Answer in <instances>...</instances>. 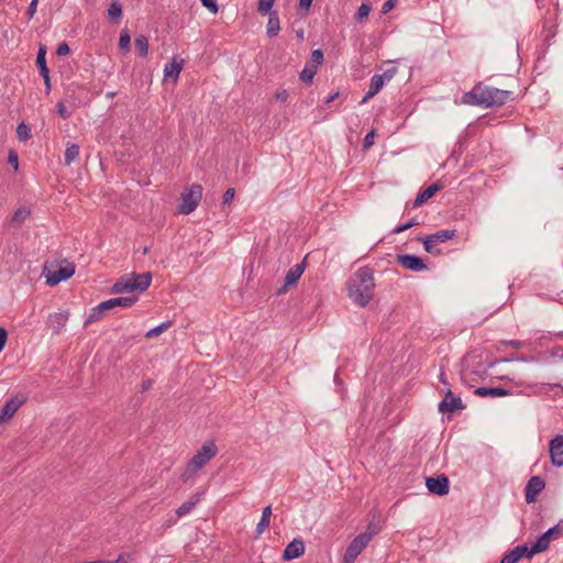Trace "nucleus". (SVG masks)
I'll use <instances>...</instances> for the list:
<instances>
[{
	"instance_id": "f257e3e1",
	"label": "nucleus",
	"mask_w": 563,
	"mask_h": 563,
	"mask_svg": "<svg viewBox=\"0 0 563 563\" xmlns=\"http://www.w3.org/2000/svg\"><path fill=\"white\" fill-rule=\"evenodd\" d=\"M374 273L368 266L360 267L347 280V296L358 307H366L374 297Z\"/></svg>"
},
{
	"instance_id": "f03ea898",
	"label": "nucleus",
	"mask_w": 563,
	"mask_h": 563,
	"mask_svg": "<svg viewBox=\"0 0 563 563\" xmlns=\"http://www.w3.org/2000/svg\"><path fill=\"white\" fill-rule=\"evenodd\" d=\"M152 283V274L145 272L142 274L129 273L121 276L110 288L111 294L124 292H144Z\"/></svg>"
},
{
	"instance_id": "7ed1b4c3",
	"label": "nucleus",
	"mask_w": 563,
	"mask_h": 563,
	"mask_svg": "<svg viewBox=\"0 0 563 563\" xmlns=\"http://www.w3.org/2000/svg\"><path fill=\"white\" fill-rule=\"evenodd\" d=\"M218 448L212 441L203 443L201 449L188 462L186 470L180 475L183 482L191 478L200 468H202L216 454Z\"/></svg>"
},
{
	"instance_id": "20e7f679",
	"label": "nucleus",
	"mask_w": 563,
	"mask_h": 563,
	"mask_svg": "<svg viewBox=\"0 0 563 563\" xmlns=\"http://www.w3.org/2000/svg\"><path fill=\"white\" fill-rule=\"evenodd\" d=\"M139 300L137 296L115 297L109 300L102 301L91 309L90 314L86 318L84 325L99 320L107 311L114 308H130Z\"/></svg>"
},
{
	"instance_id": "39448f33",
	"label": "nucleus",
	"mask_w": 563,
	"mask_h": 563,
	"mask_svg": "<svg viewBox=\"0 0 563 563\" xmlns=\"http://www.w3.org/2000/svg\"><path fill=\"white\" fill-rule=\"evenodd\" d=\"M492 97V87L484 86L482 82L476 84L472 90L465 92L462 102L470 106H479L489 108L488 102Z\"/></svg>"
},
{
	"instance_id": "423d86ee",
	"label": "nucleus",
	"mask_w": 563,
	"mask_h": 563,
	"mask_svg": "<svg viewBox=\"0 0 563 563\" xmlns=\"http://www.w3.org/2000/svg\"><path fill=\"white\" fill-rule=\"evenodd\" d=\"M202 197V186L192 184L185 192L181 194V203L179 205V212L189 214L196 210Z\"/></svg>"
},
{
	"instance_id": "0eeeda50",
	"label": "nucleus",
	"mask_w": 563,
	"mask_h": 563,
	"mask_svg": "<svg viewBox=\"0 0 563 563\" xmlns=\"http://www.w3.org/2000/svg\"><path fill=\"white\" fill-rule=\"evenodd\" d=\"M426 486L430 494L437 496H444L449 494L450 481L444 474L434 477L429 476L426 477Z\"/></svg>"
},
{
	"instance_id": "6e6552de",
	"label": "nucleus",
	"mask_w": 563,
	"mask_h": 563,
	"mask_svg": "<svg viewBox=\"0 0 563 563\" xmlns=\"http://www.w3.org/2000/svg\"><path fill=\"white\" fill-rule=\"evenodd\" d=\"M368 543L365 537L357 534L347 545L341 563H354Z\"/></svg>"
},
{
	"instance_id": "1a4fd4ad",
	"label": "nucleus",
	"mask_w": 563,
	"mask_h": 563,
	"mask_svg": "<svg viewBox=\"0 0 563 563\" xmlns=\"http://www.w3.org/2000/svg\"><path fill=\"white\" fill-rule=\"evenodd\" d=\"M396 262L404 268L419 273L427 269V265L424 264V261L413 254H397L396 255Z\"/></svg>"
},
{
	"instance_id": "9d476101",
	"label": "nucleus",
	"mask_w": 563,
	"mask_h": 563,
	"mask_svg": "<svg viewBox=\"0 0 563 563\" xmlns=\"http://www.w3.org/2000/svg\"><path fill=\"white\" fill-rule=\"evenodd\" d=\"M463 409H465V405L463 404L461 397L454 396L451 389L446 390L444 398L439 402L438 406V410L442 413L454 412Z\"/></svg>"
},
{
	"instance_id": "9b49d317",
	"label": "nucleus",
	"mask_w": 563,
	"mask_h": 563,
	"mask_svg": "<svg viewBox=\"0 0 563 563\" xmlns=\"http://www.w3.org/2000/svg\"><path fill=\"white\" fill-rule=\"evenodd\" d=\"M25 401L26 397L23 395L9 398L0 410V424L11 419Z\"/></svg>"
},
{
	"instance_id": "f8f14e48",
	"label": "nucleus",
	"mask_w": 563,
	"mask_h": 563,
	"mask_svg": "<svg viewBox=\"0 0 563 563\" xmlns=\"http://www.w3.org/2000/svg\"><path fill=\"white\" fill-rule=\"evenodd\" d=\"M75 274V265L67 264L58 267L56 271L51 272L46 275V284L49 286H56L62 282L69 279Z\"/></svg>"
},
{
	"instance_id": "ddd939ff",
	"label": "nucleus",
	"mask_w": 563,
	"mask_h": 563,
	"mask_svg": "<svg viewBox=\"0 0 563 563\" xmlns=\"http://www.w3.org/2000/svg\"><path fill=\"white\" fill-rule=\"evenodd\" d=\"M545 487V481L540 476H532L525 487V498L528 504L534 503L538 495Z\"/></svg>"
},
{
	"instance_id": "4468645a",
	"label": "nucleus",
	"mask_w": 563,
	"mask_h": 563,
	"mask_svg": "<svg viewBox=\"0 0 563 563\" xmlns=\"http://www.w3.org/2000/svg\"><path fill=\"white\" fill-rule=\"evenodd\" d=\"M444 187L443 183L440 180L434 181L423 190H421L416 199L412 202V208H418L426 203L430 198H432L438 191L442 190Z\"/></svg>"
},
{
	"instance_id": "2eb2a0df",
	"label": "nucleus",
	"mask_w": 563,
	"mask_h": 563,
	"mask_svg": "<svg viewBox=\"0 0 563 563\" xmlns=\"http://www.w3.org/2000/svg\"><path fill=\"white\" fill-rule=\"evenodd\" d=\"M522 558H532L530 549L527 544L517 545L512 550L504 554V556L500 560V563H517Z\"/></svg>"
},
{
	"instance_id": "dca6fc26",
	"label": "nucleus",
	"mask_w": 563,
	"mask_h": 563,
	"mask_svg": "<svg viewBox=\"0 0 563 563\" xmlns=\"http://www.w3.org/2000/svg\"><path fill=\"white\" fill-rule=\"evenodd\" d=\"M550 456L554 466H563V435H556L550 441Z\"/></svg>"
},
{
	"instance_id": "f3484780",
	"label": "nucleus",
	"mask_w": 563,
	"mask_h": 563,
	"mask_svg": "<svg viewBox=\"0 0 563 563\" xmlns=\"http://www.w3.org/2000/svg\"><path fill=\"white\" fill-rule=\"evenodd\" d=\"M306 267V261L303 260L301 263H298L290 267L285 276V284L282 289L278 290L279 294L286 291L289 286L296 285L301 275L303 274Z\"/></svg>"
},
{
	"instance_id": "a211bd4d",
	"label": "nucleus",
	"mask_w": 563,
	"mask_h": 563,
	"mask_svg": "<svg viewBox=\"0 0 563 563\" xmlns=\"http://www.w3.org/2000/svg\"><path fill=\"white\" fill-rule=\"evenodd\" d=\"M305 553V543L301 539H294L289 542L283 552L284 561H291L301 556Z\"/></svg>"
},
{
	"instance_id": "6ab92c4d",
	"label": "nucleus",
	"mask_w": 563,
	"mask_h": 563,
	"mask_svg": "<svg viewBox=\"0 0 563 563\" xmlns=\"http://www.w3.org/2000/svg\"><path fill=\"white\" fill-rule=\"evenodd\" d=\"M474 394L478 397H505L511 395V391L505 387H477Z\"/></svg>"
},
{
	"instance_id": "aec40b11",
	"label": "nucleus",
	"mask_w": 563,
	"mask_h": 563,
	"mask_svg": "<svg viewBox=\"0 0 563 563\" xmlns=\"http://www.w3.org/2000/svg\"><path fill=\"white\" fill-rule=\"evenodd\" d=\"M184 59L178 56H174L164 67L165 77L178 79L179 74L184 67Z\"/></svg>"
},
{
	"instance_id": "412c9836",
	"label": "nucleus",
	"mask_w": 563,
	"mask_h": 563,
	"mask_svg": "<svg viewBox=\"0 0 563 563\" xmlns=\"http://www.w3.org/2000/svg\"><path fill=\"white\" fill-rule=\"evenodd\" d=\"M69 317L68 311L55 312L48 316V325L55 333H58L66 324Z\"/></svg>"
},
{
	"instance_id": "4be33fe9",
	"label": "nucleus",
	"mask_w": 563,
	"mask_h": 563,
	"mask_svg": "<svg viewBox=\"0 0 563 563\" xmlns=\"http://www.w3.org/2000/svg\"><path fill=\"white\" fill-rule=\"evenodd\" d=\"M512 92L509 90H503L495 87H492V97L488 102L489 108L500 107L507 102V100L511 97Z\"/></svg>"
},
{
	"instance_id": "5701e85b",
	"label": "nucleus",
	"mask_w": 563,
	"mask_h": 563,
	"mask_svg": "<svg viewBox=\"0 0 563 563\" xmlns=\"http://www.w3.org/2000/svg\"><path fill=\"white\" fill-rule=\"evenodd\" d=\"M384 87V82H383V76H378V74H375L372 78H371V82H369V89L368 91L365 93V96L363 97V99L361 100V104L367 102L371 98H373L374 96H376L380 89Z\"/></svg>"
},
{
	"instance_id": "b1692460",
	"label": "nucleus",
	"mask_w": 563,
	"mask_h": 563,
	"mask_svg": "<svg viewBox=\"0 0 563 563\" xmlns=\"http://www.w3.org/2000/svg\"><path fill=\"white\" fill-rule=\"evenodd\" d=\"M551 541L552 539L545 532L539 536L537 541L531 547H529L532 556L547 551Z\"/></svg>"
},
{
	"instance_id": "393cba45",
	"label": "nucleus",
	"mask_w": 563,
	"mask_h": 563,
	"mask_svg": "<svg viewBox=\"0 0 563 563\" xmlns=\"http://www.w3.org/2000/svg\"><path fill=\"white\" fill-rule=\"evenodd\" d=\"M280 30V21L276 11L269 13L266 34L269 38L276 37Z\"/></svg>"
},
{
	"instance_id": "a878e982",
	"label": "nucleus",
	"mask_w": 563,
	"mask_h": 563,
	"mask_svg": "<svg viewBox=\"0 0 563 563\" xmlns=\"http://www.w3.org/2000/svg\"><path fill=\"white\" fill-rule=\"evenodd\" d=\"M200 501V495L199 494H196L194 496H191L187 501H185L183 505H180L177 509H176V515L178 518L189 514L196 506L197 504Z\"/></svg>"
},
{
	"instance_id": "bb28decb",
	"label": "nucleus",
	"mask_w": 563,
	"mask_h": 563,
	"mask_svg": "<svg viewBox=\"0 0 563 563\" xmlns=\"http://www.w3.org/2000/svg\"><path fill=\"white\" fill-rule=\"evenodd\" d=\"M272 506H266L262 511V517L256 526V537L261 536L271 523Z\"/></svg>"
},
{
	"instance_id": "cd10ccee",
	"label": "nucleus",
	"mask_w": 563,
	"mask_h": 563,
	"mask_svg": "<svg viewBox=\"0 0 563 563\" xmlns=\"http://www.w3.org/2000/svg\"><path fill=\"white\" fill-rule=\"evenodd\" d=\"M35 64H36V67L38 68L40 74L49 71L47 64H46V46L44 44H41L38 47Z\"/></svg>"
},
{
	"instance_id": "c85d7f7f",
	"label": "nucleus",
	"mask_w": 563,
	"mask_h": 563,
	"mask_svg": "<svg viewBox=\"0 0 563 563\" xmlns=\"http://www.w3.org/2000/svg\"><path fill=\"white\" fill-rule=\"evenodd\" d=\"M134 46L137 54L141 57H146L148 54V38L147 36L140 34L134 40Z\"/></svg>"
},
{
	"instance_id": "c756f323",
	"label": "nucleus",
	"mask_w": 563,
	"mask_h": 563,
	"mask_svg": "<svg viewBox=\"0 0 563 563\" xmlns=\"http://www.w3.org/2000/svg\"><path fill=\"white\" fill-rule=\"evenodd\" d=\"M417 241L423 243V247L426 252L434 255L441 254V250L437 247V243H434V240L431 238V235H427L424 238L418 236Z\"/></svg>"
},
{
	"instance_id": "7c9ffc66",
	"label": "nucleus",
	"mask_w": 563,
	"mask_h": 563,
	"mask_svg": "<svg viewBox=\"0 0 563 563\" xmlns=\"http://www.w3.org/2000/svg\"><path fill=\"white\" fill-rule=\"evenodd\" d=\"M118 47H119V51L124 53V54L130 52V48H131V35H130L128 29H123L120 32Z\"/></svg>"
},
{
	"instance_id": "2f4dec72",
	"label": "nucleus",
	"mask_w": 563,
	"mask_h": 563,
	"mask_svg": "<svg viewBox=\"0 0 563 563\" xmlns=\"http://www.w3.org/2000/svg\"><path fill=\"white\" fill-rule=\"evenodd\" d=\"M380 529L382 528L379 522L373 519L367 523L366 530L360 533V536L365 537L366 541L369 542L376 534L379 533Z\"/></svg>"
},
{
	"instance_id": "473e14b6",
	"label": "nucleus",
	"mask_w": 563,
	"mask_h": 563,
	"mask_svg": "<svg viewBox=\"0 0 563 563\" xmlns=\"http://www.w3.org/2000/svg\"><path fill=\"white\" fill-rule=\"evenodd\" d=\"M79 155V146L75 143L68 144L65 153V165H70Z\"/></svg>"
},
{
	"instance_id": "72a5a7b5",
	"label": "nucleus",
	"mask_w": 563,
	"mask_h": 563,
	"mask_svg": "<svg viewBox=\"0 0 563 563\" xmlns=\"http://www.w3.org/2000/svg\"><path fill=\"white\" fill-rule=\"evenodd\" d=\"M456 234L455 230H440L433 234H430L434 240V243H443L453 239Z\"/></svg>"
},
{
	"instance_id": "f704fd0d",
	"label": "nucleus",
	"mask_w": 563,
	"mask_h": 563,
	"mask_svg": "<svg viewBox=\"0 0 563 563\" xmlns=\"http://www.w3.org/2000/svg\"><path fill=\"white\" fill-rule=\"evenodd\" d=\"M30 216V210L26 207H20L15 210L11 218V223L20 225Z\"/></svg>"
},
{
	"instance_id": "c9c22d12",
	"label": "nucleus",
	"mask_w": 563,
	"mask_h": 563,
	"mask_svg": "<svg viewBox=\"0 0 563 563\" xmlns=\"http://www.w3.org/2000/svg\"><path fill=\"white\" fill-rule=\"evenodd\" d=\"M108 16L114 21H118L122 16V5L118 0L112 1L109 5Z\"/></svg>"
},
{
	"instance_id": "e433bc0d",
	"label": "nucleus",
	"mask_w": 563,
	"mask_h": 563,
	"mask_svg": "<svg viewBox=\"0 0 563 563\" xmlns=\"http://www.w3.org/2000/svg\"><path fill=\"white\" fill-rule=\"evenodd\" d=\"M172 325V321H165V322H162L161 324L152 328L151 330H148L145 334L146 338L151 339V338H155V336H158L159 334H162L164 331H166L167 329H169Z\"/></svg>"
},
{
	"instance_id": "4c0bfd02",
	"label": "nucleus",
	"mask_w": 563,
	"mask_h": 563,
	"mask_svg": "<svg viewBox=\"0 0 563 563\" xmlns=\"http://www.w3.org/2000/svg\"><path fill=\"white\" fill-rule=\"evenodd\" d=\"M324 62V55L322 49H313L311 52V58H310V67L317 69L320 65H322Z\"/></svg>"
},
{
	"instance_id": "58836bf2",
	"label": "nucleus",
	"mask_w": 563,
	"mask_h": 563,
	"mask_svg": "<svg viewBox=\"0 0 563 563\" xmlns=\"http://www.w3.org/2000/svg\"><path fill=\"white\" fill-rule=\"evenodd\" d=\"M316 73H317V69L310 67V66H305V68L301 70L300 75H299V78L302 82L307 84V85H310L313 80V77L316 76Z\"/></svg>"
},
{
	"instance_id": "ea45409f",
	"label": "nucleus",
	"mask_w": 563,
	"mask_h": 563,
	"mask_svg": "<svg viewBox=\"0 0 563 563\" xmlns=\"http://www.w3.org/2000/svg\"><path fill=\"white\" fill-rule=\"evenodd\" d=\"M16 135L20 141H26L31 137V129L24 122L16 126Z\"/></svg>"
},
{
	"instance_id": "a19ab883",
	"label": "nucleus",
	"mask_w": 563,
	"mask_h": 563,
	"mask_svg": "<svg viewBox=\"0 0 563 563\" xmlns=\"http://www.w3.org/2000/svg\"><path fill=\"white\" fill-rule=\"evenodd\" d=\"M416 225H419V221L417 220V218H411L406 223L396 227L391 231V233L393 234H399V233H401V232H404L406 230H409V229H411V228H413Z\"/></svg>"
},
{
	"instance_id": "79ce46f5",
	"label": "nucleus",
	"mask_w": 563,
	"mask_h": 563,
	"mask_svg": "<svg viewBox=\"0 0 563 563\" xmlns=\"http://www.w3.org/2000/svg\"><path fill=\"white\" fill-rule=\"evenodd\" d=\"M274 2L275 0H258V4H257V11L261 13V14H268L272 11V8L274 5Z\"/></svg>"
},
{
	"instance_id": "37998d69",
	"label": "nucleus",
	"mask_w": 563,
	"mask_h": 563,
	"mask_svg": "<svg viewBox=\"0 0 563 563\" xmlns=\"http://www.w3.org/2000/svg\"><path fill=\"white\" fill-rule=\"evenodd\" d=\"M563 531V520H560L554 527L548 529L545 533L552 539L555 540L558 536Z\"/></svg>"
},
{
	"instance_id": "c03bdc74",
	"label": "nucleus",
	"mask_w": 563,
	"mask_h": 563,
	"mask_svg": "<svg viewBox=\"0 0 563 563\" xmlns=\"http://www.w3.org/2000/svg\"><path fill=\"white\" fill-rule=\"evenodd\" d=\"M371 10H372V8H371V5H369V4H367V3H362V4L358 7V9H357V12H356V14H355V18H356L357 20H362V19H364V18H367V16H368V14H369V12H371Z\"/></svg>"
},
{
	"instance_id": "a18cd8bd",
	"label": "nucleus",
	"mask_w": 563,
	"mask_h": 563,
	"mask_svg": "<svg viewBox=\"0 0 563 563\" xmlns=\"http://www.w3.org/2000/svg\"><path fill=\"white\" fill-rule=\"evenodd\" d=\"M377 133H376V130L375 129H372L364 137V141H363V147L364 148H368L371 147L373 144H374V140L376 137Z\"/></svg>"
},
{
	"instance_id": "49530a36",
	"label": "nucleus",
	"mask_w": 563,
	"mask_h": 563,
	"mask_svg": "<svg viewBox=\"0 0 563 563\" xmlns=\"http://www.w3.org/2000/svg\"><path fill=\"white\" fill-rule=\"evenodd\" d=\"M56 111H57V114L62 118V119H69L71 113L67 110L65 103L63 101H59L57 102L56 104Z\"/></svg>"
},
{
	"instance_id": "de8ad7c7",
	"label": "nucleus",
	"mask_w": 563,
	"mask_h": 563,
	"mask_svg": "<svg viewBox=\"0 0 563 563\" xmlns=\"http://www.w3.org/2000/svg\"><path fill=\"white\" fill-rule=\"evenodd\" d=\"M201 4L207 8L211 13L216 14L219 11L217 0H200Z\"/></svg>"
},
{
	"instance_id": "09e8293b",
	"label": "nucleus",
	"mask_w": 563,
	"mask_h": 563,
	"mask_svg": "<svg viewBox=\"0 0 563 563\" xmlns=\"http://www.w3.org/2000/svg\"><path fill=\"white\" fill-rule=\"evenodd\" d=\"M8 163L11 165L15 170L19 168V156L15 151L11 150L8 155Z\"/></svg>"
},
{
	"instance_id": "8fccbe9b",
	"label": "nucleus",
	"mask_w": 563,
	"mask_h": 563,
	"mask_svg": "<svg viewBox=\"0 0 563 563\" xmlns=\"http://www.w3.org/2000/svg\"><path fill=\"white\" fill-rule=\"evenodd\" d=\"M235 190L234 188H228L222 197V203L223 205H230L234 198Z\"/></svg>"
},
{
	"instance_id": "3c124183",
	"label": "nucleus",
	"mask_w": 563,
	"mask_h": 563,
	"mask_svg": "<svg viewBox=\"0 0 563 563\" xmlns=\"http://www.w3.org/2000/svg\"><path fill=\"white\" fill-rule=\"evenodd\" d=\"M69 53H70V48L66 42H62L56 48V54L58 56H65V55H68Z\"/></svg>"
},
{
	"instance_id": "603ef678",
	"label": "nucleus",
	"mask_w": 563,
	"mask_h": 563,
	"mask_svg": "<svg viewBox=\"0 0 563 563\" xmlns=\"http://www.w3.org/2000/svg\"><path fill=\"white\" fill-rule=\"evenodd\" d=\"M396 73H397V68L396 67H391V68L386 69L379 76H383V82L385 84L386 80H388V81L391 80L393 77L396 75Z\"/></svg>"
},
{
	"instance_id": "864d4df0",
	"label": "nucleus",
	"mask_w": 563,
	"mask_h": 563,
	"mask_svg": "<svg viewBox=\"0 0 563 563\" xmlns=\"http://www.w3.org/2000/svg\"><path fill=\"white\" fill-rule=\"evenodd\" d=\"M503 345L511 346L514 349H521L525 344L523 341L520 340H506L500 342Z\"/></svg>"
},
{
	"instance_id": "5fc2aeb1",
	"label": "nucleus",
	"mask_w": 563,
	"mask_h": 563,
	"mask_svg": "<svg viewBox=\"0 0 563 563\" xmlns=\"http://www.w3.org/2000/svg\"><path fill=\"white\" fill-rule=\"evenodd\" d=\"M312 1L313 0H299L298 10L303 11L305 13L309 12Z\"/></svg>"
},
{
	"instance_id": "6e6d98bb",
	"label": "nucleus",
	"mask_w": 563,
	"mask_h": 563,
	"mask_svg": "<svg viewBox=\"0 0 563 563\" xmlns=\"http://www.w3.org/2000/svg\"><path fill=\"white\" fill-rule=\"evenodd\" d=\"M37 2H38V0H32L31 3L29 4L27 10H26V15H27L29 20H31L34 16V14L36 13Z\"/></svg>"
},
{
	"instance_id": "4d7b16f0",
	"label": "nucleus",
	"mask_w": 563,
	"mask_h": 563,
	"mask_svg": "<svg viewBox=\"0 0 563 563\" xmlns=\"http://www.w3.org/2000/svg\"><path fill=\"white\" fill-rule=\"evenodd\" d=\"M397 4V0H387L382 7V13L386 14L391 11Z\"/></svg>"
},
{
	"instance_id": "13d9d810",
	"label": "nucleus",
	"mask_w": 563,
	"mask_h": 563,
	"mask_svg": "<svg viewBox=\"0 0 563 563\" xmlns=\"http://www.w3.org/2000/svg\"><path fill=\"white\" fill-rule=\"evenodd\" d=\"M7 340L8 331L3 327H0V353L3 351Z\"/></svg>"
},
{
	"instance_id": "bf43d9fd",
	"label": "nucleus",
	"mask_w": 563,
	"mask_h": 563,
	"mask_svg": "<svg viewBox=\"0 0 563 563\" xmlns=\"http://www.w3.org/2000/svg\"><path fill=\"white\" fill-rule=\"evenodd\" d=\"M519 356L515 355V354H511L510 356L508 357H503V358H499V360H496L494 362H490L488 364V367H493L496 363H508V362H512V361H517L516 358H518Z\"/></svg>"
},
{
	"instance_id": "052dcab7",
	"label": "nucleus",
	"mask_w": 563,
	"mask_h": 563,
	"mask_svg": "<svg viewBox=\"0 0 563 563\" xmlns=\"http://www.w3.org/2000/svg\"><path fill=\"white\" fill-rule=\"evenodd\" d=\"M40 75L43 77L45 89H46V92L48 93L51 91V89H52L49 71L48 73H44V74H40Z\"/></svg>"
},
{
	"instance_id": "680f3d73",
	"label": "nucleus",
	"mask_w": 563,
	"mask_h": 563,
	"mask_svg": "<svg viewBox=\"0 0 563 563\" xmlns=\"http://www.w3.org/2000/svg\"><path fill=\"white\" fill-rule=\"evenodd\" d=\"M540 387V389H552V388H561V384H549V383H541L538 385Z\"/></svg>"
},
{
	"instance_id": "e2e57ef3",
	"label": "nucleus",
	"mask_w": 563,
	"mask_h": 563,
	"mask_svg": "<svg viewBox=\"0 0 563 563\" xmlns=\"http://www.w3.org/2000/svg\"><path fill=\"white\" fill-rule=\"evenodd\" d=\"M275 98L279 101H286L287 98H288V92L287 90H280V91H277L276 95H275Z\"/></svg>"
},
{
	"instance_id": "0e129e2a",
	"label": "nucleus",
	"mask_w": 563,
	"mask_h": 563,
	"mask_svg": "<svg viewBox=\"0 0 563 563\" xmlns=\"http://www.w3.org/2000/svg\"><path fill=\"white\" fill-rule=\"evenodd\" d=\"M130 560H131V554L121 553L115 561H118V563H126Z\"/></svg>"
},
{
	"instance_id": "69168bd1",
	"label": "nucleus",
	"mask_w": 563,
	"mask_h": 563,
	"mask_svg": "<svg viewBox=\"0 0 563 563\" xmlns=\"http://www.w3.org/2000/svg\"><path fill=\"white\" fill-rule=\"evenodd\" d=\"M153 385V380L152 379H147V380H144L142 383V388H141V391H146L148 390Z\"/></svg>"
},
{
	"instance_id": "338daca9",
	"label": "nucleus",
	"mask_w": 563,
	"mask_h": 563,
	"mask_svg": "<svg viewBox=\"0 0 563 563\" xmlns=\"http://www.w3.org/2000/svg\"><path fill=\"white\" fill-rule=\"evenodd\" d=\"M339 97V92H334L332 95H330L325 100H324V104H329L331 102H333L336 98Z\"/></svg>"
},
{
	"instance_id": "774afa93",
	"label": "nucleus",
	"mask_w": 563,
	"mask_h": 563,
	"mask_svg": "<svg viewBox=\"0 0 563 563\" xmlns=\"http://www.w3.org/2000/svg\"><path fill=\"white\" fill-rule=\"evenodd\" d=\"M553 355L563 358V347L562 346L555 347L554 351H553Z\"/></svg>"
}]
</instances>
